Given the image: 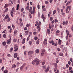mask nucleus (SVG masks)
Returning a JSON list of instances; mask_svg holds the SVG:
<instances>
[{"label": "nucleus", "mask_w": 73, "mask_h": 73, "mask_svg": "<svg viewBox=\"0 0 73 73\" xmlns=\"http://www.w3.org/2000/svg\"><path fill=\"white\" fill-rule=\"evenodd\" d=\"M35 60L36 61V65H38L40 63V61L38 60V58H36L35 59Z\"/></svg>", "instance_id": "nucleus-1"}, {"label": "nucleus", "mask_w": 73, "mask_h": 73, "mask_svg": "<svg viewBox=\"0 0 73 73\" xmlns=\"http://www.w3.org/2000/svg\"><path fill=\"white\" fill-rule=\"evenodd\" d=\"M44 42L45 45L47 44V43L48 42V40H47V39H45L44 40Z\"/></svg>", "instance_id": "nucleus-2"}, {"label": "nucleus", "mask_w": 73, "mask_h": 73, "mask_svg": "<svg viewBox=\"0 0 73 73\" xmlns=\"http://www.w3.org/2000/svg\"><path fill=\"white\" fill-rule=\"evenodd\" d=\"M33 53V52L32 51H29L28 52V54L30 55V54H32Z\"/></svg>", "instance_id": "nucleus-3"}, {"label": "nucleus", "mask_w": 73, "mask_h": 73, "mask_svg": "<svg viewBox=\"0 0 73 73\" xmlns=\"http://www.w3.org/2000/svg\"><path fill=\"white\" fill-rule=\"evenodd\" d=\"M37 29H38V31H40V30L41 29V28L40 27V25H38L37 26Z\"/></svg>", "instance_id": "nucleus-4"}, {"label": "nucleus", "mask_w": 73, "mask_h": 73, "mask_svg": "<svg viewBox=\"0 0 73 73\" xmlns=\"http://www.w3.org/2000/svg\"><path fill=\"white\" fill-rule=\"evenodd\" d=\"M41 18L43 19H44L45 20L46 19V18L44 17V14H42V15Z\"/></svg>", "instance_id": "nucleus-5"}, {"label": "nucleus", "mask_w": 73, "mask_h": 73, "mask_svg": "<svg viewBox=\"0 0 73 73\" xmlns=\"http://www.w3.org/2000/svg\"><path fill=\"white\" fill-rule=\"evenodd\" d=\"M61 40H60V39H59L58 42V44L59 45H60L61 44Z\"/></svg>", "instance_id": "nucleus-6"}, {"label": "nucleus", "mask_w": 73, "mask_h": 73, "mask_svg": "<svg viewBox=\"0 0 73 73\" xmlns=\"http://www.w3.org/2000/svg\"><path fill=\"white\" fill-rule=\"evenodd\" d=\"M14 58H17V53H15L14 55Z\"/></svg>", "instance_id": "nucleus-7"}, {"label": "nucleus", "mask_w": 73, "mask_h": 73, "mask_svg": "<svg viewBox=\"0 0 73 73\" xmlns=\"http://www.w3.org/2000/svg\"><path fill=\"white\" fill-rule=\"evenodd\" d=\"M32 64H33V65H35L36 64V60H34L32 61Z\"/></svg>", "instance_id": "nucleus-8"}, {"label": "nucleus", "mask_w": 73, "mask_h": 73, "mask_svg": "<svg viewBox=\"0 0 73 73\" xmlns=\"http://www.w3.org/2000/svg\"><path fill=\"white\" fill-rule=\"evenodd\" d=\"M42 68L44 70H45V69H46V65L43 66Z\"/></svg>", "instance_id": "nucleus-9"}, {"label": "nucleus", "mask_w": 73, "mask_h": 73, "mask_svg": "<svg viewBox=\"0 0 73 73\" xmlns=\"http://www.w3.org/2000/svg\"><path fill=\"white\" fill-rule=\"evenodd\" d=\"M32 11V7H30V9H29V12H31V11Z\"/></svg>", "instance_id": "nucleus-10"}, {"label": "nucleus", "mask_w": 73, "mask_h": 73, "mask_svg": "<svg viewBox=\"0 0 73 73\" xmlns=\"http://www.w3.org/2000/svg\"><path fill=\"white\" fill-rule=\"evenodd\" d=\"M40 52V50L39 49H36L35 50V52H36V53H38Z\"/></svg>", "instance_id": "nucleus-11"}, {"label": "nucleus", "mask_w": 73, "mask_h": 73, "mask_svg": "<svg viewBox=\"0 0 73 73\" xmlns=\"http://www.w3.org/2000/svg\"><path fill=\"white\" fill-rule=\"evenodd\" d=\"M6 44H7L6 42H3V43H2V44L4 46H5V45H6Z\"/></svg>", "instance_id": "nucleus-12"}, {"label": "nucleus", "mask_w": 73, "mask_h": 73, "mask_svg": "<svg viewBox=\"0 0 73 73\" xmlns=\"http://www.w3.org/2000/svg\"><path fill=\"white\" fill-rule=\"evenodd\" d=\"M50 29H47V33L50 34Z\"/></svg>", "instance_id": "nucleus-13"}, {"label": "nucleus", "mask_w": 73, "mask_h": 73, "mask_svg": "<svg viewBox=\"0 0 73 73\" xmlns=\"http://www.w3.org/2000/svg\"><path fill=\"white\" fill-rule=\"evenodd\" d=\"M7 44H9L11 43V41H10V40H7Z\"/></svg>", "instance_id": "nucleus-14"}, {"label": "nucleus", "mask_w": 73, "mask_h": 73, "mask_svg": "<svg viewBox=\"0 0 73 73\" xmlns=\"http://www.w3.org/2000/svg\"><path fill=\"white\" fill-rule=\"evenodd\" d=\"M70 2L69 1H68L67 2V3L66 4V6H68L69 4H70Z\"/></svg>", "instance_id": "nucleus-15"}, {"label": "nucleus", "mask_w": 73, "mask_h": 73, "mask_svg": "<svg viewBox=\"0 0 73 73\" xmlns=\"http://www.w3.org/2000/svg\"><path fill=\"white\" fill-rule=\"evenodd\" d=\"M57 43H53L52 44V45H54V46H57Z\"/></svg>", "instance_id": "nucleus-16"}, {"label": "nucleus", "mask_w": 73, "mask_h": 73, "mask_svg": "<svg viewBox=\"0 0 73 73\" xmlns=\"http://www.w3.org/2000/svg\"><path fill=\"white\" fill-rule=\"evenodd\" d=\"M69 6H68L67 7H66V12H68V10L69 9Z\"/></svg>", "instance_id": "nucleus-17"}, {"label": "nucleus", "mask_w": 73, "mask_h": 73, "mask_svg": "<svg viewBox=\"0 0 73 73\" xmlns=\"http://www.w3.org/2000/svg\"><path fill=\"white\" fill-rule=\"evenodd\" d=\"M49 43L50 44H52H52H53L54 43V41L53 40H51L49 41Z\"/></svg>", "instance_id": "nucleus-18"}, {"label": "nucleus", "mask_w": 73, "mask_h": 73, "mask_svg": "<svg viewBox=\"0 0 73 73\" xmlns=\"http://www.w3.org/2000/svg\"><path fill=\"white\" fill-rule=\"evenodd\" d=\"M17 48H18V47H17V45H15L14 46V49H17Z\"/></svg>", "instance_id": "nucleus-19"}, {"label": "nucleus", "mask_w": 73, "mask_h": 73, "mask_svg": "<svg viewBox=\"0 0 73 73\" xmlns=\"http://www.w3.org/2000/svg\"><path fill=\"white\" fill-rule=\"evenodd\" d=\"M25 42V39H23L22 40V44H24Z\"/></svg>", "instance_id": "nucleus-20"}, {"label": "nucleus", "mask_w": 73, "mask_h": 73, "mask_svg": "<svg viewBox=\"0 0 73 73\" xmlns=\"http://www.w3.org/2000/svg\"><path fill=\"white\" fill-rule=\"evenodd\" d=\"M10 21H11V19H10V18H8L7 19V22H9Z\"/></svg>", "instance_id": "nucleus-21"}, {"label": "nucleus", "mask_w": 73, "mask_h": 73, "mask_svg": "<svg viewBox=\"0 0 73 73\" xmlns=\"http://www.w3.org/2000/svg\"><path fill=\"white\" fill-rule=\"evenodd\" d=\"M31 25V24L30 23L29 24H27V25H26V27H29Z\"/></svg>", "instance_id": "nucleus-22"}, {"label": "nucleus", "mask_w": 73, "mask_h": 73, "mask_svg": "<svg viewBox=\"0 0 73 73\" xmlns=\"http://www.w3.org/2000/svg\"><path fill=\"white\" fill-rule=\"evenodd\" d=\"M8 14L5 17V19L6 20H7V19H8Z\"/></svg>", "instance_id": "nucleus-23"}, {"label": "nucleus", "mask_w": 73, "mask_h": 73, "mask_svg": "<svg viewBox=\"0 0 73 73\" xmlns=\"http://www.w3.org/2000/svg\"><path fill=\"white\" fill-rule=\"evenodd\" d=\"M8 4H6L5 5V6L4 7V8H7V7H8Z\"/></svg>", "instance_id": "nucleus-24"}, {"label": "nucleus", "mask_w": 73, "mask_h": 73, "mask_svg": "<svg viewBox=\"0 0 73 73\" xmlns=\"http://www.w3.org/2000/svg\"><path fill=\"white\" fill-rule=\"evenodd\" d=\"M16 66L15 65V64H13L12 66V68H15Z\"/></svg>", "instance_id": "nucleus-25"}, {"label": "nucleus", "mask_w": 73, "mask_h": 73, "mask_svg": "<svg viewBox=\"0 0 73 73\" xmlns=\"http://www.w3.org/2000/svg\"><path fill=\"white\" fill-rule=\"evenodd\" d=\"M19 4H18L17 5V7L16 9V10H19Z\"/></svg>", "instance_id": "nucleus-26"}, {"label": "nucleus", "mask_w": 73, "mask_h": 73, "mask_svg": "<svg viewBox=\"0 0 73 73\" xmlns=\"http://www.w3.org/2000/svg\"><path fill=\"white\" fill-rule=\"evenodd\" d=\"M38 17H40V13L39 12H38Z\"/></svg>", "instance_id": "nucleus-27"}, {"label": "nucleus", "mask_w": 73, "mask_h": 73, "mask_svg": "<svg viewBox=\"0 0 73 73\" xmlns=\"http://www.w3.org/2000/svg\"><path fill=\"white\" fill-rule=\"evenodd\" d=\"M63 53L62 52H60L59 53V56H63Z\"/></svg>", "instance_id": "nucleus-28"}, {"label": "nucleus", "mask_w": 73, "mask_h": 73, "mask_svg": "<svg viewBox=\"0 0 73 73\" xmlns=\"http://www.w3.org/2000/svg\"><path fill=\"white\" fill-rule=\"evenodd\" d=\"M44 3H45V4H49V2L47 1H44Z\"/></svg>", "instance_id": "nucleus-29"}, {"label": "nucleus", "mask_w": 73, "mask_h": 73, "mask_svg": "<svg viewBox=\"0 0 73 73\" xmlns=\"http://www.w3.org/2000/svg\"><path fill=\"white\" fill-rule=\"evenodd\" d=\"M17 30H15L14 32V34H16V33H17Z\"/></svg>", "instance_id": "nucleus-30"}, {"label": "nucleus", "mask_w": 73, "mask_h": 73, "mask_svg": "<svg viewBox=\"0 0 73 73\" xmlns=\"http://www.w3.org/2000/svg\"><path fill=\"white\" fill-rule=\"evenodd\" d=\"M39 39H38L36 41V43L37 44H39Z\"/></svg>", "instance_id": "nucleus-31"}, {"label": "nucleus", "mask_w": 73, "mask_h": 73, "mask_svg": "<svg viewBox=\"0 0 73 73\" xmlns=\"http://www.w3.org/2000/svg\"><path fill=\"white\" fill-rule=\"evenodd\" d=\"M25 32L26 33V35L29 33V31H25Z\"/></svg>", "instance_id": "nucleus-32"}, {"label": "nucleus", "mask_w": 73, "mask_h": 73, "mask_svg": "<svg viewBox=\"0 0 73 73\" xmlns=\"http://www.w3.org/2000/svg\"><path fill=\"white\" fill-rule=\"evenodd\" d=\"M26 9L27 10H29V6H27Z\"/></svg>", "instance_id": "nucleus-33"}, {"label": "nucleus", "mask_w": 73, "mask_h": 73, "mask_svg": "<svg viewBox=\"0 0 73 73\" xmlns=\"http://www.w3.org/2000/svg\"><path fill=\"white\" fill-rule=\"evenodd\" d=\"M33 13H35V11H36L35 9V7H33Z\"/></svg>", "instance_id": "nucleus-34"}, {"label": "nucleus", "mask_w": 73, "mask_h": 73, "mask_svg": "<svg viewBox=\"0 0 73 73\" xmlns=\"http://www.w3.org/2000/svg\"><path fill=\"white\" fill-rule=\"evenodd\" d=\"M29 43V45H31V44H32V42L31 41H30Z\"/></svg>", "instance_id": "nucleus-35"}, {"label": "nucleus", "mask_w": 73, "mask_h": 73, "mask_svg": "<svg viewBox=\"0 0 73 73\" xmlns=\"http://www.w3.org/2000/svg\"><path fill=\"white\" fill-rule=\"evenodd\" d=\"M56 13V10H55L53 11V15L55 14Z\"/></svg>", "instance_id": "nucleus-36"}, {"label": "nucleus", "mask_w": 73, "mask_h": 73, "mask_svg": "<svg viewBox=\"0 0 73 73\" xmlns=\"http://www.w3.org/2000/svg\"><path fill=\"white\" fill-rule=\"evenodd\" d=\"M59 33H60V31H59V30H57L56 32V34Z\"/></svg>", "instance_id": "nucleus-37"}, {"label": "nucleus", "mask_w": 73, "mask_h": 73, "mask_svg": "<svg viewBox=\"0 0 73 73\" xmlns=\"http://www.w3.org/2000/svg\"><path fill=\"white\" fill-rule=\"evenodd\" d=\"M13 50V48H11L10 49V52H12V50Z\"/></svg>", "instance_id": "nucleus-38"}, {"label": "nucleus", "mask_w": 73, "mask_h": 73, "mask_svg": "<svg viewBox=\"0 0 73 73\" xmlns=\"http://www.w3.org/2000/svg\"><path fill=\"white\" fill-rule=\"evenodd\" d=\"M29 37H30V35H29L27 38V41H28L29 40Z\"/></svg>", "instance_id": "nucleus-39"}, {"label": "nucleus", "mask_w": 73, "mask_h": 73, "mask_svg": "<svg viewBox=\"0 0 73 73\" xmlns=\"http://www.w3.org/2000/svg\"><path fill=\"white\" fill-rule=\"evenodd\" d=\"M35 27H36V26H37V25H38V22L37 21H36L35 22Z\"/></svg>", "instance_id": "nucleus-40"}, {"label": "nucleus", "mask_w": 73, "mask_h": 73, "mask_svg": "<svg viewBox=\"0 0 73 73\" xmlns=\"http://www.w3.org/2000/svg\"><path fill=\"white\" fill-rule=\"evenodd\" d=\"M53 20V17H50V21H52Z\"/></svg>", "instance_id": "nucleus-41"}, {"label": "nucleus", "mask_w": 73, "mask_h": 73, "mask_svg": "<svg viewBox=\"0 0 73 73\" xmlns=\"http://www.w3.org/2000/svg\"><path fill=\"white\" fill-rule=\"evenodd\" d=\"M45 63V61H43V62H42V65H44Z\"/></svg>", "instance_id": "nucleus-42"}, {"label": "nucleus", "mask_w": 73, "mask_h": 73, "mask_svg": "<svg viewBox=\"0 0 73 73\" xmlns=\"http://www.w3.org/2000/svg\"><path fill=\"white\" fill-rule=\"evenodd\" d=\"M56 50H57L59 52H60V49L58 48H57Z\"/></svg>", "instance_id": "nucleus-43"}, {"label": "nucleus", "mask_w": 73, "mask_h": 73, "mask_svg": "<svg viewBox=\"0 0 73 73\" xmlns=\"http://www.w3.org/2000/svg\"><path fill=\"white\" fill-rule=\"evenodd\" d=\"M38 39V38L37 36H35V40H37Z\"/></svg>", "instance_id": "nucleus-44"}, {"label": "nucleus", "mask_w": 73, "mask_h": 73, "mask_svg": "<svg viewBox=\"0 0 73 73\" xmlns=\"http://www.w3.org/2000/svg\"><path fill=\"white\" fill-rule=\"evenodd\" d=\"M54 66L55 68H57V63H55Z\"/></svg>", "instance_id": "nucleus-45"}, {"label": "nucleus", "mask_w": 73, "mask_h": 73, "mask_svg": "<svg viewBox=\"0 0 73 73\" xmlns=\"http://www.w3.org/2000/svg\"><path fill=\"white\" fill-rule=\"evenodd\" d=\"M24 68V66H21V67H20L21 70L22 69H23Z\"/></svg>", "instance_id": "nucleus-46"}, {"label": "nucleus", "mask_w": 73, "mask_h": 73, "mask_svg": "<svg viewBox=\"0 0 73 73\" xmlns=\"http://www.w3.org/2000/svg\"><path fill=\"white\" fill-rule=\"evenodd\" d=\"M3 37L5 38H6V35L5 34H4L3 35Z\"/></svg>", "instance_id": "nucleus-47"}, {"label": "nucleus", "mask_w": 73, "mask_h": 73, "mask_svg": "<svg viewBox=\"0 0 73 73\" xmlns=\"http://www.w3.org/2000/svg\"><path fill=\"white\" fill-rule=\"evenodd\" d=\"M72 70V67H70L69 68V70Z\"/></svg>", "instance_id": "nucleus-48"}, {"label": "nucleus", "mask_w": 73, "mask_h": 73, "mask_svg": "<svg viewBox=\"0 0 73 73\" xmlns=\"http://www.w3.org/2000/svg\"><path fill=\"white\" fill-rule=\"evenodd\" d=\"M42 52H45V50L43 49H42Z\"/></svg>", "instance_id": "nucleus-49"}, {"label": "nucleus", "mask_w": 73, "mask_h": 73, "mask_svg": "<svg viewBox=\"0 0 73 73\" xmlns=\"http://www.w3.org/2000/svg\"><path fill=\"white\" fill-rule=\"evenodd\" d=\"M54 22L55 23H57V22H58V20L57 19H55Z\"/></svg>", "instance_id": "nucleus-50"}, {"label": "nucleus", "mask_w": 73, "mask_h": 73, "mask_svg": "<svg viewBox=\"0 0 73 73\" xmlns=\"http://www.w3.org/2000/svg\"><path fill=\"white\" fill-rule=\"evenodd\" d=\"M66 68H69V65L68 64H66Z\"/></svg>", "instance_id": "nucleus-51"}, {"label": "nucleus", "mask_w": 73, "mask_h": 73, "mask_svg": "<svg viewBox=\"0 0 73 73\" xmlns=\"http://www.w3.org/2000/svg\"><path fill=\"white\" fill-rule=\"evenodd\" d=\"M18 48H17L16 49H15L14 50L15 52H17V51L18 50Z\"/></svg>", "instance_id": "nucleus-52"}, {"label": "nucleus", "mask_w": 73, "mask_h": 73, "mask_svg": "<svg viewBox=\"0 0 73 73\" xmlns=\"http://www.w3.org/2000/svg\"><path fill=\"white\" fill-rule=\"evenodd\" d=\"M41 55L42 56H44V52H42L41 53Z\"/></svg>", "instance_id": "nucleus-53"}, {"label": "nucleus", "mask_w": 73, "mask_h": 73, "mask_svg": "<svg viewBox=\"0 0 73 73\" xmlns=\"http://www.w3.org/2000/svg\"><path fill=\"white\" fill-rule=\"evenodd\" d=\"M68 21H66L65 22L66 25H67V24H68Z\"/></svg>", "instance_id": "nucleus-54"}, {"label": "nucleus", "mask_w": 73, "mask_h": 73, "mask_svg": "<svg viewBox=\"0 0 73 73\" xmlns=\"http://www.w3.org/2000/svg\"><path fill=\"white\" fill-rule=\"evenodd\" d=\"M8 72V71H7V70H5L4 71V73H7Z\"/></svg>", "instance_id": "nucleus-55"}, {"label": "nucleus", "mask_w": 73, "mask_h": 73, "mask_svg": "<svg viewBox=\"0 0 73 73\" xmlns=\"http://www.w3.org/2000/svg\"><path fill=\"white\" fill-rule=\"evenodd\" d=\"M68 64L69 65H70V61H68Z\"/></svg>", "instance_id": "nucleus-56"}, {"label": "nucleus", "mask_w": 73, "mask_h": 73, "mask_svg": "<svg viewBox=\"0 0 73 73\" xmlns=\"http://www.w3.org/2000/svg\"><path fill=\"white\" fill-rule=\"evenodd\" d=\"M49 29H51V28H52V27H51V26H50V24L49 25Z\"/></svg>", "instance_id": "nucleus-57"}, {"label": "nucleus", "mask_w": 73, "mask_h": 73, "mask_svg": "<svg viewBox=\"0 0 73 73\" xmlns=\"http://www.w3.org/2000/svg\"><path fill=\"white\" fill-rule=\"evenodd\" d=\"M54 20H53L52 21V22H51V24H54Z\"/></svg>", "instance_id": "nucleus-58"}, {"label": "nucleus", "mask_w": 73, "mask_h": 73, "mask_svg": "<svg viewBox=\"0 0 73 73\" xmlns=\"http://www.w3.org/2000/svg\"><path fill=\"white\" fill-rule=\"evenodd\" d=\"M8 10V8H6L5 9V11L6 12Z\"/></svg>", "instance_id": "nucleus-59"}, {"label": "nucleus", "mask_w": 73, "mask_h": 73, "mask_svg": "<svg viewBox=\"0 0 73 73\" xmlns=\"http://www.w3.org/2000/svg\"><path fill=\"white\" fill-rule=\"evenodd\" d=\"M48 71H49V70H48V69H46L45 70V72H48Z\"/></svg>", "instance_id": "nucleus-60"}, {"label": "nucleus", "mask_w": 73, "mask_h": 73, "mask_svg": "<svg viewBox=\"0 0 73 73\" xmlns=\"http://www.w3.org/2000/svg\"><path fill=\"white\" fill-rule=\"evenodd\" d=\"M37 8H38V9H40V5L38 4V5Z\"/></svg>", "instance_id": "nucleus-61"}, {"label": "nucleus", "mask_w": 73, "mask_h": 73, "mask_svg": "<svg viewBox=\"0 0 73 73\" xmlns=\"http://www.w3.org/2000/svg\"><path fill=\"white\" fill-rule=\"evenodd\" d=\"M59 73V70H57V72H55V73Z\"/></svg>", "instance_id": "nucleus-62"}, {"label": "nucleus", "mask_w": 73, "mask_h": 73, "mask_svg": "<svg viewBox=\"0 0 73 73\" xmlns=\"http://www.w3.org/2000/svg\"><path fill=\"white\" fill-rule=\"evenodd\" d=\"M73 60V59L72 58H70V61L71 62H72V60Z\"/></svg>", "instance_id": "nucleus-63"}, {"label": "nucleus", "mask_w": 73, "mask_h": 73, "mask_svg": "<svg viewBox=\"0 0 73 73\" xmlns=\"http://www.w3.org/2000/svg\"><path fill=\"white\" fill-rule=\"evenodd\" d=\"M13 42H16V39H15L13 40Z\"/></svg>", "instance_id": "nucleus-64"}]
</instances>
